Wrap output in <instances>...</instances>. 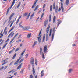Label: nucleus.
Returning a JSON list of instances; mask_svg holds the SVG:
<instances>
[{"label": "nucleus", "mask_w": 78, "mask_h": 78, "mask_svg": "<svg viewBox=\"0 0 78 78\" xmlns=\"http://www.w3.org/2000/svg\"><path fill=\"white\" fill-rule=\"evenodd\" d=\"M14 32H12L7 37L8 38L9 37H10V36H11V37H12L13 36H14Z\"/></svg>", "instance_id": "nucleus-5"}, {"label": "nucleus", "mask_w": 78, "mask_h": 78, "mask_svg": "<svg viewBox=\"0 0 78 78\" xmlns=\"http://www.w3.org/2000/svg\"><path fill=\"white\" fill-rule=\"evenodd\" d=\"M34 12L31 15V18H32L33 17V16H34Z\"/></svg>", "instance_id": "nucleus-51"}, {"label": "nucleus", "mask_w": 78, "mask_h": 78, "mask_svg": "<svg viewBox=\"0 0 78 78\" xmlns=\"http://www.w3.org/2000/svg\"><path fill=\"white\" fill-rule=\"evenodd\" d=\"M44 70H42L41 72V77H42V76H43L44 75Z\"/></svg>", "instance_id": "nucleus-17"}, {"label": "nucleus", "mask_w": 78, "mask_h": 78, "mask_svg": "<svg viewBox=\"0 0 78 78\" xmlns=\"http://www.w3.org/2000/svg\"><path fill=\"white\" fill-rule=\"evenodd\" d=\"M18 34H19V33H18L15 34V35L14 36V37L13 38V39H15V38H16V37L18 35Z\"/></svg>", "instance_id": "nucleus-30"}, {"label": "nucleus", "mask_w": 78, "mask_h": 78, "mask_svg": "<svg viewBox=\"0 0 78 78\" xmlns=\"http://www.w3.org/2000/svg\"><path fill=\"white\" fill-rule=\"evenodd\" d=\"M8 44V43H6L3 46V47L2 48V49H4V48H5V47H6V45H7V44Z\"/></svg>", "instance_id": "nucleus-18"}, {"label": "nucleus", "mask_w": 78, "mask_h": 78, "mask_svg": "<svg viewBox=\"0 0 78 78\" xmlns=\"http://www.w3.org/2000/svg\"><path fill=\"white\" fill-rule=\"evenodd\" d=\"M66 3L67 6H68L69 5V0H66Z\"/></svg>", "instance_id": "nucleus-14"}, {"label": "nucleus", "mask_w": 78, "mask_h": 78, "mask_svg": "<svg viewBox=\"0 0 78 78\" xmlns=\"http://www.w3.org/2000/svg\"><path fill=\"white\" fill-rule=\"evenodd\" d=\"M12 51H12V50L11 51H9V54H11V53H12Z\"/></svg>", "instance_id": "nucleus-58"}, {"label": "nucleus", "mask_w": 78, "mask_h": 78, "mask_svg": "<svg viewBox=\"0 0 78 78\" xmlns=\"http://www.w3.org/2000/svg\"><path fill=\"white\" fill-rule=\"evenodd\" d=\"M53 8L55 9V2H54L53 4Z\"/></svg>", "instance_id": "nucleus-34"}, {"label": "nucleus", "mask_w": 78, "mask_h": 78, "mask_svg": "<svg viewBox=\"0 0 78 78\" xmlns=\"http://www.w3.org/2000/svg\"><path fill=\"white\" fill-rule=\"evenodd\" d=\"M55 12L56 13H57V14H58V7H57L56 8Z\"/></svg>", "instance_id": "nucleus-40"}, {"label": "nucleus", "mask_w": 78, "mask_h": 78, "mask_svg": "<svg viewBox=\"0 0 78 78\" xmlns=\"http://www.w3.org/2000/svg\"><path fill=\"white\" fill-rule=\"evenodd\" d=\"M31 34H29L27 35V37L30 38V37H31Z\"/></svg>", "instance_id": "nucleus-41"}, {"label": "nucleus", "mask_w": 78, "mask_h": 78, "mask_svg": "<svg viewBox=\"0 0 78 78\" xmlns=\"http://www.w3.org/2000/svg\"><path fill=\"white\" fill-rule=\"evenodd\" d=\"M48 22L47 21H45L44 23V25L45 27H46V25H47Z\"/></svg>", "instance_id": "nucleus-26"}, {"label": "nucleus", "mask_w": 78, "mask_h": 78, "mask_svg": "<svg viewBox=\"0 0 78 78\" xmlns=\"http://www.w3.org/2000/svg\"><path fill=\"white\" fill-rule=\"evenodd\" d=\"M12 63H13V61H12V62H11L10 63L9 66H11V65H12Z\"/></svg>", "instance_id": "nucleus-53"}, {"label": "nucleus", "mask_w": 78, "mask_h": 78, "mask_svg": "<svg viewBox=\"0 0 78 78\" xmlns=\"http://www.w3.org/2000/svg\"><path fill=\"white\" fill-rule=\"evenodd\" d=\"M42 58H43L44 59H45V57L44 56V53L42 52Z\"/></svg>", "instance_id": "nucleus-43"}, {"label": "nucleus", "mask_w": 78, "mask_h": 78, "mask_svg": "<svg viewBox=\"0 0 78 78\" xmlns=\"http://www.w3.org/2000/svg\"><path fill=\"white\" fill-rule=\"evenodd\" d=\"M19 50H20V47L18 48L15 50V52H16V51H17Z\"/></svg>", "instance_id": "nucleus-38"}, {"label": "nucleus", "mask_w": 78, "mask_h": 78, "mask_svg": "<svg viewBox=\"0 0 78 78\" xmlns=\"http://www.w3.org/2000/svg\"><path fill=\"white\" fill-rule=\"evenodd\" d=\"M30 29V27L27 26L26 27H25L23 29V30H29Z\"/></svg>", "instance_id": "nucleus-8"}, {"label": "nucleus", "mask_w": 78, "mask_h": 78, "mask_svg": "<svg viewBox=\"0 0 78 78\" xmlns=\"http://www.w3.org/2000/svg\"><path fill=\"white\" fill-rule=\"evenodd\" d=\"M9 8H10L9 7L7 9V13H6L7 14H8V13L9 12Z\"/></svg>", "instance_id": "nucleus-39"}, {"label": "nucleus", "mask_w": 78, "mask_h": 78, "mask_svg": "<svg viewBox=\"0 0 78 78\" xmlns=\"http://www.w3.org/2000/svg\"><path fill=\"white\" fill-rule=\"evenodd\" d=\"M42 31V30H41L39 33L38 36H39L38 37H37L38 38V42H39V43H41V38L40 39L41 37V36H42V35H41V32ZM40 35H41L40 36Z\"/></svg>", "instance_id": "nucleus-2"}, {"label": "nucleus", "mask_w": 78, "mask_h": 78, "mask_svg": "<svg viewBox=\"0 0 78 78\" xmlns=\"http://www.w3.org/2000/svg\"><path fill=\"white\" fill-rule=\"evenodd\" d=\"M19 27L20 28H23V26L22 25H19Z\"/></svg>", "instance_id": "nucleus-46"}, {"label": "nucleus", "mask_w": 78, "mask_h": 78, "mask_svg": "<svg viewBox=\"0 0 78 78\" xmlns=\"http://www.w3.org/2000/svg\"><path fill=\"white\" fill-rule=\"evenodd\" d=\"M15 3V0H13V1L12 3V5L10 6V9L12 8V6H13V5H14V4Z\"/></svg>", "instance_id": "nucleus-7"}, {"label": "nucleus", "mask_w": 78, "mask_h": 78, "mask_svg": "<svg viewBox=\"0 0 78 78\" xmlns=\"http://www.w3.org/2000/svg\"><path fill=\"white\" fill-rule=\"evenodd\" d=\"M35 64L36 66H37V59H35Z\"/></svg>", "instance_id": "nucleus-44"}, {"label": "nucleus", "mask_w": 78, "mask_h": 78, "mask_svg": "<svg viewBox=\"0 0 78 78\" xmlns=\"http://www.w3.org/2000/svg\"><path fill=\"white\" fill-rule=\"evenodd\" d=\"M16 64H18V62H17V61L14 63V65H16Z\"/></svg>", "instance_id": "nucleus-50"}, {"label": "nucleus", "mask_w": 78, "mask_h": 78, "mask_svg": "<svg viewBox=\"0 0 78 78\" xmlns=\"http://www.w3.org/2000/svg\"><path fill=\"white\" fill-rule=\"evenodd\" d=\"M21 58H22L21 57H20L19 59H18L16 61L17 62H19L20 59H21Z\"/></svg>", "instance_id": "nucleus-35"}, {"label": "nucleus", "mask_w": 78, "mask_h": 78, "mask_svg": "<svg viewBox=\"0 0 78 78\" xmlns=\"http://www.w3.org/2000/svg\"><path fill=\"white\" fill-rule=\"evenodd\" d=\"M37 44V41H35L34 42L33 45H32V47H34L35 45H36V44Z\"/></svg>", "instance_id": "nucleus-16"}, {"label": "nucleus", "mask_w": 78, "mask_h": 78, "mask_svg": "<svg viewBox=\"0 0 78 78\" xmlns=\"http://www.w3.org/2000/svg\"><path fill=\"white\" fill-rule=\"evenodd\" d=\"M29 17H30V15H28L26 18V20H28L29 19Z\"/></svg>", "instance_id": "nucleus-42"}, {"label": "nucleus", "mask_w": 78, "mask_h": 78, "mask_svg": "<svg viewBox=\"0 0 78 78\" xmlns=\"http://www.w3.org/2000/svg\"><path fill=\"white\" fill-rule=\"evenodd\" d=\"M53 10V6L52 5H51L50 6V11H52Z\"/></svg>", "instance_id": "nucleus-27"}, {"label": "nucleus", "mask_w": 78, "mask_h": 78, "mask_svg": "<svg viewBox=\"0 0 78 78\" xmlns=\"http://www.w3.org/2000/svg\"><path fill=\"white\" fill-rule=\"evenodd\" d=\"M14 39L13 38L10 41V42H9V44H11V43H12V41H14Z\"/></svg>", "instance_id": "nucleus-47"}, {"label": "nucleus", "mask_w": 78, "mask_h": 78, "mask_svg": "<svg viewBox=\"0 0 78 78\" xmlns=\"http://www.w3.org/2000/svg\"><path fill=\"white\" fill-rule=\"evenodd\" d=\"M58 21V22L57 23V27L59 25V24H60L61 23V20H57Z\"/></svg>", "instance_id": "nucleus-10"}, {"label": "nucleus", "mask_w": 78, "mask_h": 78, "mask_svg": "<svg viewBox=\"0 0 78 78\" xmlns=\"http://www.w3.org/2000/svg\"><path fill=\"white\" fill-rule=\"evenodd\" d=\"M14 28H15V26L12 27V28L9 30V32H11V31H12V30H13Z\"/></svg>", "instance_id": "nucleus-28"}, {"label": "nucleus", "mask_w": 78, "mask_h": 78, "mask_svg": "<svg viewBox=\"0 0 78 78\" xmlns=\"http://www.w3.org/2000/svg\"><path fill=\"white\" fill-rule=\"evenodd\" d=\"M22 63H21L19 65V66L17 68V70H18V69H20V68L22 67Z\"/></svg>", "instance_id": "nucleus-9"}, {"label": "nucleus", "mask_w": 78, "mask_h": 78, "mask_svg": "<svg viewBox=\"0 0 78 78\" xmlns=\"http://www.w3.org/2000/svg\"><path fill=\"white\" fill-rule=\"evenodd\" d=\"M16 55H17V54H16V53H15L14 54V56H13V57L12 58V59H14L15 58V57H16Z\"/></svg>", "instance_id": "nucleus-36"}, {"label": "nucleus", "mask_w": 78, "mask_h": 78, "mask_svg": "<svg viewBox=\"0 0 78 78\" xmlns=\"http://www.w3.org/2000/svg\"><path fill=\"white\" fill-rule=\"evenodd\" d=\"M55 21H56V16H54L53 18V23H55Z\"/></svg>", "instance_id": "nucleus-21"}, {"label": "nucleus", "mask_w": 78, "mask_h": 78, "mask_svg": "<svg viewBox=\"0 0 78 78\" xmlns=\"http://www.w3.org/2000/svg\"><path fill=\"white\" fill-rule=\"evenodd\" d=\"M45 36H44L43 38V40H42V42H44V41H45Z\"/></svg>", "instance_id": "nucleus-29"}, {"label": "nucleus", "mask_w": 78, "mask_h": 78, "mask_svg": "<svg viewBox=\"0 0 78 78\" xmlns=\"http://www.w3.org/2000/svg\"><path fill=\"white\" fill-rule=\"evenodd\" d=\"M47 45H45L44 47V53H46V51H47Z\"/></svg>", "instance_id": "nucleus-11"}, {"label": "nucleus", "mask_w": 78, "mask_h": 78, "mask_svg": "<svg viewBox=\"0 0 78 78\" xmlns=\"http://www.w3.org/2000/svg\"><path fill=\"white\" fill-rule=\"evenodd\" d=\"M14 13H12L11 15H10V17H9V19H11V18H12V17H13V16H14Z\"/></svg>", "instance_id": "nucleus-15"}, {"label": "nucleus", "mask_w": 78, "mask_h": 78, "mask_svg": "<svg viewBox=\"0 0 78 78\" xmlns=\"http://www.w3.org/2000/svg\"><path fill=\"white\" fill-rule=\"evenodd\" d=\"M5 35H6V34H7V33H8V31H5Z\"/></svg>", "instance_id": "nucleus-54"}, {"label": "nucleus", "mask_w": 78, "mask_h": 78, "mask_svg": "<svg viewBox=\"0 0 78 78\" xmlns=\"http://www.w3.org/2000/svg\"><path fill=\"white\" fill-rule=\"evenodd\" d=\"M37 1H38V0H36V1H35V2H34V3H35L36 4V3H37Z\"/></svg>", "instance_id": "nucleus-61"}, {"label": "nucleus", "mask_w": 78, "mask_h": 78, "mask_svg": "<svg viewBox=\"0 0 78 78\" xmlns=\"http://www.w3.org/2000/svg\"><path fill=\"white\" fill-rule=\"evenodd\" d=\"M51 15H50L49 16V22H51Z\"/></svg>", "instance_id": "nucleus-25"}, {"label": "nucleus", "mask_w": 78, "mask_h": 78, "mask_svg": "<svg viewBox=\"0 0 78 78\" xmlns=\"http://www.w3.org/2000/svg\"><path fill=\"white\" fill-rule=\"evenodd\" d=\"M61 4V8L62 11V12H64V7H63V4L62 3V2H64V0H60Z\"/></svg>", "instance_id": "nucleus-4"}, {"label": "nucleus", "mask_w": 78, "mask_h": 78, "mask_svg": "<svg viewBox=\"0 0 78 78\" xmlns=\"http://www.w3.org/2000/svg\"><path fill=\"white\" fill-rule=\"evenodd\" d=\"M28 13H27V12L24 13L23 15V17H26L28 15Z\"/></svg>", "instance_id": "nucleus-13"}, {"label": "nucleus", "mask_w": 78, "mask_h": 78, "mask_svg": "<svg viewBox=\"0 0 78 78\" xmlns=\"http://www.w3.org/2000/svg\"><path fill=\"white\" fill-rule=\"evenodd\" d=\"M23 70H21V71H20V73H23Z\"/></svg>", "instance_id": "nucleus-60"}, {"label": "nucleus", "mask_w": 78, "mask_h": 78, "mask_svg": "<svg viewBox=\"0 0 78 78\" xmlns=\"http://www.w3.org/2000/svg\"><path fill=\"white\" fill-rule=\"evenodd\" d=\"M46 6V5L45 4H44V5H43V8H45V7Z\"/></svg>", "instance_id": "nucleus-52"}, {"label": "nucleus", "mask_w": 78, "mask_h": 78, "mask_svg": "<svg viewBox=\"0 0 78 78\" xmlns=\"http://www.w3.org/2000/svg\"><path fill=\"white\" fill-rule=\"evenodd\" d=\"M8 67V65L6 66H5V69L4 70H5V69H6V68H7V67Z\"/></svg>", "instance_id": "nucleus-56"}, {"label": "nucleus", "mask_w": 78, "mask_h": 78, "mask_svg": "<svg viewBox=\"0 0 78 78\" xmlns=\"http://www.w3.org/2000/svg\"><path fill=\"white\" fill-rule=\"evenodd\" d=\"M7 27H5L4 29V32H3V34H4V33H5V31H6V30H7Z\"/></svg>", "instance_id": "nucleus-32"}, {"label": "nucleus", "mask_w": 78, "mask_h": 78, "mask_svg": "<svg viewBox=\"0 0 78 78\" xmlns=\"http://www.w3.org/2000/svg\"><path fill=\"white\" fill-rule=\"evenodd\" d=\"M34 58H33L32 57L30 61V64H34Z\"/></svg>", "instance_id": "nucleus-6"}, {"label": "nucleus", "mask_w": 78, "mask_h": 78, "mask_svg": "<svg viewBox=\"0 0 78 78\" xmlns=\"http://www.w3.org/2000/svg\"><path fill=\"white\" fill-rule=\"evenodd\" d=\"M41 11H42V10H40L38 12V13H40V12H41Z\"/></svg>", "instance_id": "nucleus-62"}, {"label": "nucleus", "mask_w": 78, "mask_h": 78, "mask_svg": "<svg viewBox=\"0 0 78 78\" xmlns=\"http://www.w3.org/2000/svg\"><path fill=\"white\" fill-rule=\"evenodd\" d=\"M21 42V40H18L16 42Z\"/></svg>", "instance_id": "nucleus-57"}, {"label": "nucleus", "mask_w": 78, "mask_h": 78, "mask_svg": "<svg viewBox=\"0 0 78 78\" xmlns=\"http://www.w3.org/2000/svg\"><path fill=\"white\" fill-rule=\"evenodd\" d=\"M11 19H9V21L8 22V23H9V24H10V23H11V22H10V21H11Z\"/></svg>", "instance_id": "nucleus-49"}, {"label": "nucleus", "mask_w": 78, "mask_h": 78, "mask_svg": "<svg viewBox=\"0 0 78 78\" xmlns=\"http://www.w3.org/2000/svg\"><path fill=\"white\" fill-rule=\"evenodd\" d=\"M14 22V20L12 22V23H11V24L10 25V28H11V27H12V25H13Z\"/></svg>", "instance_id": "nucleus-33"}, {"label": "nucleus", "mask_w": 78, "mask_h": 78, "mask_svg": "<svg viewBox=\"0 0 78 78\" xmlns=\"http://www.w3.org/2000/svg\"><path fill=\"white\" fill-rule=\"evenodd\" d=\"M0 38H2L3 37V33H2V32H1L0 34Z\"/></svg>", "instance_id": "nucleus-22"}, {"label": "nucleus", "mask_w": 78, "mask_h": 78, "mask_svg": "<svg viewBox=\"0 0 78 78\" xmlns=\"http://www.w3.org/2000/svg\"><path fill=\"white\" fill-rule=\"evenodd\" d=\"M20 5H21V2H20L18 4V5L17 6V8H19L20 6Z\"/></svg>", "instance_id": "nucleus-31"}, {"label": "nucleus", "mask_w": 78, "mask_h": 78, "mask_svg": "<svg viewBox=\"0 0 78 78\" xmlns=\"http://www.w3.org/2000/svg\"><path fill=\"white\" fill-rule=\"evenodd\" d=\"M25 56L26 57V58H27L28 56V54H27Z\"/></svg>", "instance_id": "nucleus-55"}, {"label": "nucleus", "mask_w": 78, "mask_h": 78, "mask_svg": "<svg viewBox=\"0 0 78 78\" xmlns=\"http://www.w3.org/2000/svg\"><path fill=\"white\" fill-rule=\"evenodd\" d=\"M56 27H54L53 28V33H52V41H53V39L54 38V36L55 35V31H56V30H55V28Z\"/></svg>", "instance_id": "nucleus-3"}, {"label": "nucleus", "mask_w": 78, "mask_h": 78, "mask_svg": "<svg viewBox=\"0 0 78 78\" xmlns=\"http://www.w3.org/2000/svg\"><path fill=\"white\" fill-rule=\"evenodd\" d=\"M50 25H48V27L46 29V32H47V34H46V41H48V31H49V29H50Z\"/></svg>", "instance_id": "nucleus-1"}, {"label": "nucleus", "mask_w": 78, "mask_h": 78, "mask_svg": "<svg viewBox=\"0 0 78 78\" xmlns=\"http://www.w3.org/2000/svg\"><path fill=\"white\" fill-rule=\"evenodd\" d=\"M23 61V58H22L20 61V63H21Z\"/></svg>", "instance_id": "nucleus-48"}, {"label": "nucleus", "mask_w": 78, "mask_h": 78, "mask_svg": "<svg viewBox=\"0 0 78 78\" xmlns=\"http://www.w3.org/2000/svg\"><path fill=\"white\" fill-rule=\"evenodd\" d=\"M42 47H41L40 48V55H42Z\"/></svg>", "instance_id": "nucleus-19"}, {"label": "nucleus", "mask_w": 78, "mask_h": 78, "mask_svg": "<svg viewBox=\"0 0 78 78\" xmlns=\"http://www.w3.org/2000/svg\"><path fill=\"white\" fill-rule=\"evenodd\" d=\"M51 32H52V29L51 28L50 31L49 36H51Z\"/></svg>", "instance_id": "nucleus-20"}, {"label": "nucleus", "mask_w": 78, "mask_h": 78, "mask_svg": "<svg viewBox=\"0 0 78 78\" xmlns=\"http://www.w3.org/2000/svg\"><path fill=\"white\" fill-rule=\"evenodd\" d=\"M22 45H23V44L22 43H21L20 44V47H22Z\"/></svg>", "instance_id": "nucleus-64"}, {"label": "nucleus", "mask_w": 78, "mask_h": 78, "mask_svg": "<svg viewBox=\"0 0 78 78\" xmlns=\"http://www.w3.org/2000/svg\"><path fill=\"white\" fill-rule=\"evenodd\" d=\"M36 3H34L32 7V8H34V7H36Z\"/></svg>", "instance_id": "nucleus-23"}, {"label": "nucleus", "mask_w": 78, "mask_h": 78, "mask_svg": "<svg viewBox=\"0 0 78 78\" xmlns=\"http://www.w3.org/2000/svg\"><path fill=\"white\" fill-rule=\"evenodd\" d=\"M38 8L39 5H37L34 9V11H36V10H37V9H38Z\"/></svg>", "instance_id": "nucleus-24"}, {"label": "nucleus", "mask_w": 78, "mask_h": 78, "mask_svg": "<svg viewBox=\"0 0 78 78\" xmlns=\"http://www.w3.org/2000/svg\"><path fill=\"white\" fill-rule=\"evenodd\" d=\"M25 49H24V50L23 51V52L21 53V55H23V54H24V53H25Z\"/></svg>", "instance_id": "nucleus-37"}, {"label": "nucleus", "mask_w": 78, "mask_h": 78, "mask_svg": "<svg viewBox=\"0 0 78 78\" xmlns=\"http://www.w3.org/2000/svg\"><path fill=\"white\" fill-rule=\"evenodd\" d=\"M22 17V15H21L19 17V18L17 20V22L16 23V25H17V23H18L19 22V21L20 20V18Z\"/></svg>", "instance_id": "nucleus-12"}, {"label": "nucleus", "mask_w": 78, "mask_h": 78, "mask_svg": "<svg viewBox=\"0 0 78 78\" xmlns=\"http://www.w3.org/2000/svg\"><path fill=\"white\" fill-rule=\"evenodd\" d=\"M20 37H21V35H20L19 37L18 38V39H19L20 38Z\"/></svg>", "instance_id": "nucleus-63"}, {"label": "nucleus", "mask_w": 78, "mask_h": 78, "mask_svg": "<svg viewBox=\"0 0 78 78\" xmlns=\"http://www.w3.org/2000/svg\"><path fill=\"white\" fill-rule=\"evenodd\" d=\"M30 78H33V75H31L30 77Z\"/></svg>", "instance_id": "nucleus-59"}, {"label": "nucleus", "mask_w": 78, "mask_h": 78, "mask_svg": "<svg viewBox=\"0 0 78 78\" xmlns=\"http://www.w3.org/2000/svg\"><path fill=\"white\" fill-rule=\"evenodd\" d=\"M33 75H34L35 73V71H34V68H33Z\"/></svg>", "instance_id": "nucleus-45"}]
</instances>
